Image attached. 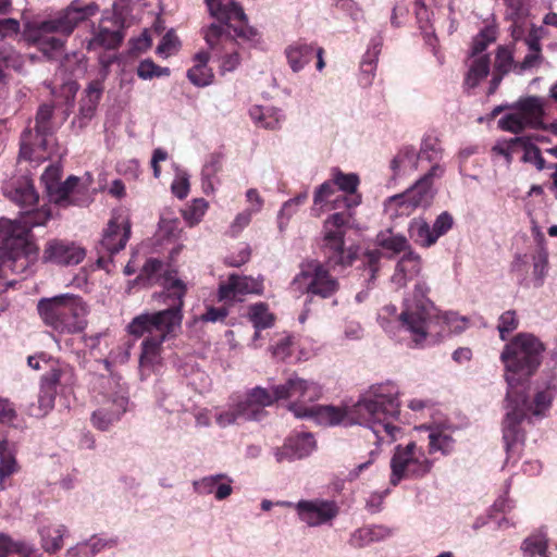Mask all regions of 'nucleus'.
Returning <instances> with one entry per match:
<instances>
[{"label":"nucleus","instance_id":"nucleus-1","mask_svg":"<svg viewBox=\"0 0 557 557\" xmlns=\"http://www.w3.org/2000/svg\"><path fill=\"white\" fill-rule=\"evenodd\" d=\"M362 246H323L325 262L317 259L304 260L299 272L292 281V286L310 297L327 299L339 289V282L330 272H341L360 260Z\"/></svg>","mask_w":557,"mask_h":557},{"label":"nucleus","instance_id":"nucleus-2","mask_svg":"<svg viewBox=\"0 0 557 557\" xmlns=\"http://www.w3.org/2000/svg\"><path fill=\"white\" fill-rule=\"evenodd\" d=\"M398 388L393 383L373 387L355 406L360 423L368 425L374 443L391 444L397 440L401 429L394 424L400 416Z\"/></svg>","mask_w":557,"mask_h":557},{"label":"nucleus","instance_id":"nucleus-3","mask_svg":"<svg viewBox=\"0 0 557 557\" xmlns=\"http://www.w3.org/2000/svg\"><path fill=\"white\" fill-rule=\"evenodd\" d=\"M98 11L99 7L95 2L85 3L82 0H74L54 16L27 23L24 36L45 54L52 57L61 52L64 37H69L79 23L96 15Z\"/></svg>","mask_w":557,"mask_h":557},{"label":"nucleus","instance_id":"nucleus-4","mask_svg":"<svg viewBox=\"0 0 557 557\" xmlns=\"http://www.w3.org/2000/svg\"><path fill=\"white\" fill-rule=\"evenodd\" d=\"M182 320L181 305L156 312H145L132 319L127 325L128 334L134 338H144L139 356L141 367L151 368L160 362L163 343L175 335Z\"/></svg>","mask_w":557,"mask_h":557},{"label":"nucleus","instance_id":"nucleus-5","mask_svg":"<svg viewBox=\"0 0 557 557\" xmlns=\"http://www.w3.org/2000/svg\"><path fill=\"white\" fill-rule=\"evenodd\" d=\"M274 393L278 400L296 399L295 403L288 406V409L296 418H314L319 422L335 425L341 423L345 417V412L342 409L333 406L306 405L318 400L322 396L321 386L313 381L294 376L288 379L284 384L274 386Z\"/></svg>","mask_w":557,"mask_h":557},{"label":"nucleus","instance_id":"nucleus-6","mask_svg":"<svg viewBox=\"0 0 557 557\" xmlns=\"http://www.w3.org/2000/svg\"><path fill=\"white\" fill-rule=\"evenodd\" d=\"M208 11L219 23L205 29V40L211 47L233 45V38L256 41L258 32L247 25L246 15L233 0H206Z\"/></svg>","mask_w":557,"mask_h":557},{"label":"nucleus","instance_id":"nucleus-7","mask_svg":"<svg viewBox=\"0 0 557 557\" xmlns=\"http://www.w3.org/2000/svg\"><path fill=\"white\" fill-rule=\"evenodd\" d=\"M544 344L530 333H519L507 343L500 354L506 381L513 388L532 376L542 363Z\"/></svg>","mask_w":557,"mask_h":557},{"label":"nucleus","instance_id":"nucleus-8","mask_svg":"<svg viewBox=\"0 0 557 557\" xmlns=\"http://www.w3.org/2000/svg\"><path fill=\"white\" fill-rule=\"evenodd\" d=\"M37 312L46 326L59 333H79L87 325L88 309L77 295L61 294L41 298L37 302Z\"/></svg>","mask_w":557,"mask_h":557},{"label":"nucleus","instance_id":"nucleus-9","mask_svg":"<svg viewBox=\"0 0 557 557\" xmlns=\"http://www.w3.org/2000/svg\"><path fill=\"white\" fill-rule=\"evenodd\" d=\"M406 321L411 324V335L416 345H423L429 338L432 342L438 341L447 334H459L468 326V319L456 312L436 313L428 315V311L419 305L412 307L405 313Z\"/></svg>","mask_w":557,"mask_h":557},{"label":"nucleus","instance_id":"nucleus-10","mask_svg":"<svg viewBox=\"0 0 557 557\" xmlns=\"http://www.w3.org/2000/svg\"><path fill=\"white\" fill-rule=\"evenodd\" d=\"M556 386L557 383H553L546 389L537 392L532 405L528 404L524 396H521V401L516 400L515 405L508 409L503 422V440L507 451V460L513 457L519 442L523 438L520 424L527 417V411H532L534 416L544 414L556 395Z\"/></svg>","mask_w":557,"mask_h":557},{"label":"nucleus","instance_id":"nucleus-11","mask_svg":"<svg viewBox=\"0 0 557 557\" xmlns=\"http://www.w3.org/2000/svg\"><path fill=\"white\" fill-rule=\"evenodd\" d=\"M408 246H381L382 249H372L361 251V264L368 267L372 276L379 271L377 262L382 257L394 258L403 253L396 264L395 273L392 276L393 284L397 288H403L409 280H412L421 271V258L411 250H406Z\"/></svg>","mask_w":557,"mask_h":557},{"label":"nucleus","instance_id":"nucleus-12","mask_svg":"<svg viewBox=\"0 0 557 557\" xmlns=\"http://www.w3.org/2000/svg\"><path fill=\"white\" fill-rule=\"evenodd\" d=\"M134 282L143 287L162 286L166 298L173 301L171 306L181 305V310L183 309L187 286L177 277L175 269L164 268L162 260L148 258Z\"/></svg>","mask_w":557,"mask_h":557},{"label":"nucleus","instance_id":"nucleus-13","mask_svg":"<svg viewBox=\"0 0 557 557\" xmlns=\"http://www.w3.org/2000/svg\"><path fill=\"white\" fill-rule=\"evenodd\" d=\"M544 103V99L536 96H529L519 99L512 106V111L499 119V127L511 133H520L527 127H542L557 135L556 123H552L547 126H544L542 123Z\"/></svg>","mask_w":557,"mask_h":557},{"label":"nucleus","instance_id":"nucleus-14","mask_svg":"<svg viewBox=\"0 0 557 557\" xmlns=\"http://www.w3.org/2000/svg\"><path fill=\"white\" fill-rule=\"evenodd\" d=\"M432 467L433 462L425 457L422 447L414 442L406 446L397 445L391 459L389 482L396 486L401 480L423 478Z\"/></svg>","mask_w":557,"mask_h":557},{"label":"nucleus","instance_id":"nucleus-15","mask_svg":"<svg viewBox=\"0 0 557 557\" xmlns=\"http://www.w3.org/2000/svg\"><path fill=\"white\" fill-rule=\"evenodd\" d=\"M53 108L49 104H42L36 115L35 131H25L21 137L20 156L27 160L40 161L46 159L41 152L46 151L52 140L50 138L52 126L50 123Z\"/></svg>","mask_w":557,"mask_h":557},{"label":"nucleus","instance_id":"nucleus-16","mask_svg":"<svg viewBox=\"0 0 557 557\" xmlns=\"http://www.w3.org/2000/svg\"><path fill=\"white\" fill-rule=\"evenodd\" d=\"M440 151L432 143H423L420 151L411 146H405L397 151L391 161L392 176L389 184L412 175L419 166L420 161H434L438 158Z\"/></svg>","mask_w":557,"mask_h":557},{"label":"nucleus","instance_id":"nucleus-17","mask_svg":"<svg viewBox=\"0 0 557 557\" xmlns=\"http://www.w3.org/2000/svg\"><path fill=\"white\" fill-rule=\"evenodd\" d=\"M532 267L533 286L539 288L543 286L548 271V252L544 246H537L523 256L518 255L511 267V271L517 275L520 284L527 278L529 269Z\"/></svg>","mask_w":557,"mask_h":557},{"label":"nucleus","instance_id":"nucleus-18","mask_svg":"<svg viewBox=\"0 0 557 557\" xmlns=\"http://www.w3.org/2000/svg\"><path fill=\"white\" fill-rule=\"evenodd\" d=\"M61 166L58 164L49 165L41 175V183L45 186L47 196L51 202L60 206H66L72 202V195L78 185V177L69 176L63 183L60 182Z\"/></svg>","mask_w":557,"mask_h":557},{"label":"nucleus","instance_id":"nucleus-19","mask_svg":"<svg viewBox=\"0 0 557 557\" xmlns=\"http://www.w3.org/2000/svg\"><path fill=\"white\" fill-rule=\"evenodd\" d=\"M51 216L48 209L37 210L33 216H25L23 221L0 219V243L10 244L11 240H22L28 244L26 235L30 226L45 224Z\"/></svg>","mask_w":557,"mask_h":557},{"label":"nucleus","instance_id":"nucleus-20","mask_svg":"<svg viewBox=\"0 0 557 557\" xmlns=\"http://www.w3.org/2000/svg\"><path fill=\"white\" fill-rule=\"evenodd\" d=\"M128 398L122 393L103 395L100 407L94 411L91 422L100 431H107L127 410Z\"/></svg>","mask_w":557,"mask_h":557},{"label":"nucleus","instance_id":"nucleus-21","mask_svg":"<svg viewBox=\"0 0 557 557\" xmlns=\"http://www.w3.org/2000/svg\"><path fill=\"white\" fill-rule=\"evenodd\" d=\"M298 517L310 527L324 524L334 519L338 508L334 502L314 499L300 500L295 505Z\"/></svg>","mask_w":557,"mask_h":557},{"label":"nucleus","instance_id":"nucleus-22","mask_svg":"<svg viewBox=\"0 0 557 557\" xmlns=\"http://www.w3.org/2000/svg\"><path fill=\"white\" fill-rule=\"evenodd\" d=\"M3 193L5 197L26 210V216L34 218V213L36 211H30V208L37 203L38 194L29 178L22 177L15 182L7 184L3 187Z\"/></svg>","mask_w":557,"mask_h":557},{"label":"nucleus","instance_id":"nucleus-23","mask_svg":"<svg viewBox=\"0 0 557 557\" xmlns=\"http://www.w3.org/2000/svg\"><path fill=\"white\" fill-rule=\"evenodd\" d=\"M444 174V168L440 164H434L431 170L416 182L406 194L412 201L414 208L428 207L434 198V190L432 183L435 177H441Z\"/></svg>","mask_w":557,"mask_h":557},{"label":"nucleus","instance_id":"nucleus-24","mask_svg":"<svg viewBox=\"0 0 557 557\" xmlns=\"http://www.w3.org/2000/svg\"><path fill=\"white\" fill-rule=\"evenodd\" d=\"M543 32L544 30L542 27L531 26L527 36L523 34L520 38H523V41L528 47V53L523 60L516 65L518 74H523L527 71L537 69L542 64L543 57L541 53L540 40L542 38Z\"/></svg>","mask_w":557,"mask_h":557},{"label":"nucleus","instance_id":"nucleus-25","mask_svg":"<svg viewBox=\"0 0 557 557\" xmlns=\"http://www.w3.org/2000/svg\"><path fill=\"white\" fill-rule=\"evenodd\" d=\"M121 27L116 22L102 20L97 29L94 30L92 37L88 40L87 48L89 50L115 49L122 41Z\"/></svg>","mask_w":557,"mask_h":557},{"label":"nucleus","instance_id":"nucleus-26","mask_svg":"<svg viewBox=\"0 0 557 557\" xmlns=\"http://www.w3.org/2000/svg\"><path fill=\"white\" fill-rule=\"evenodd\" d=\"M313 42L297 39L288 44L284 49V55L293 73L301 72L312 60L314 54Z\"/></svg>","mask_w":557,"mask_h":557},{"label":"nucleus","instance_id":"nucleus-27","mask_svg":"<svg viewBox=\"0 0 557 557\" xmlns=\"http://www.w3.org/2000/svg\"><path fill=\"white\" fill-rule=\"evenodd\" d=\"M86 251L82 246H48L42 259L55 265H76L84 260Z\"/></svg>","mask_w":557,"mask_h":557},{"label":"nucleus","instance_id":"nucleus-28","mask_svg":"<svg viewBox=\"0 0 557 557\" xmlns=\"http://www.w3.org/2000/svg\"><path fill=\"white\" fill-rule=\"evenodd\" d=\"M248 114L256 126L270 131L281 128L285 120L283 110L273 106L252 104Z\"/></svg>","mask_w":557,"mask_h":557},{"label":"nucleus","instance_id":"nucleus-29","mask_svg":"<svg viewBox=\"0 0 557 557\" xmlns=\"http://www.w3.org/2000/svg\"><path fill=\"white\" fill-rule=\"evenodd\" d=\"M210 54L207 51L197 52L193 59V65L187 70L188 81L196 87L210 86L214 81L213 70L209 66Z\"/></svg>","mask_w":557,"mask_h":557},{"label":"nucleus","instance_id":"nucleus-30","mask_svg":"<svg viewBox=\"0 0 557 557\" xmlns=\"http://www.w3.org/2000/svg\"><path fill=\"white\" fill-rule=\"evenodd\" d=\"M429 293L430 287L426 282L424 280H418L413 287L412 297L405 299V307L399 315V321L401 325L410 333L412 323L409 320L406 321L405 319V313L409 309H412V307L416 306L419 307V305H421V307L428 311V315H431L435 311L433 302L428 298Z\"/></svg>","mask_w":557,"mask_h":557},{"label":"nucleus","instance_id":"nucleus-31","mask_svg":"<svg viewBox=\"0 0 557 557\" xmlns=\"http://www.w3.org/2000/svg\"><path fill=\"white\" fill-rule=\"evenodd\" d=\"M332 180L335 186L346 194L345 196L341 195L343 205L346 208L350 209L360 205L361 196L357 194L360 180L356 173H343L336 170L333 173Z\"/></svg>","mask_w":557,"mask_h":557},{"label":"nucleus","instance_id":"nucleus-32","mask_svg":"<svg viewBox=\"0 0 557 557\" xmlns=\"http://www.w3.org/2000/svg\"><path fill=\"white\" fill-rule=\"evenodd\" d=\"M38 533L41 548L46 553L54 554L62 549L67 529L64 524L48 522L39 527Z\"/></svg>","mask_w":557,"mask_h":557},{"label":"nucleus","instance_id":"nucleus-33","mask_svg":"<svg viewBox=\"0 0 557 557\" xmlns=\"http://www.w3.org/2000/svg\"><path fill=\"white\" fill-rule=\"evenodd\" d=\"M315 446L314 437L311 433H299L295 436L287 438L283 451L277 454V460H282V455L285 454L290 459H300L308 456Z\"/></svg>","mask_w":557,"mask_h":557},{"label":"nucleus","instance_id":"nucleus-34","mask_svg":"<svg viewBox=\"0 0 557 557\" xmlns=\"http://www.w3.org/2000/svg\"><path fill=\"white\" fill-rule=\"evenodd\" d=\"M517 63L513 61V52L509 46H499L495 57L494 74L491 81L490 94L494 92L504 75L510 71L517 72Z\"/></svg>","mask_w":557,"mask_h":557},{"label":"nucleus","instance_id":"nucleus-35","mask_svg":"<svg viewBox=\"0 0 557 557\" xmlns=\"http://www.w3.org/2000/svg\"><path fill=\"white\" fill-rule=\"evenodd\" d=\"M381 51V41L379 39L371 40V44L364 53L362 61L360 63V72H359V84L362 87H369L372 85L375 71H376V62L377 57Z\"/></svg>","mask_w":557,"mask_h":557},{"label":"nucleus","instance_id":"nucleus-36","mask_svg":"<svg viewBox=\"0 0 557 557\" xmlns=\"http://www.w3.org/2000/svg\"><path fill=\"white\" fill-rule=\"evenodd\" d=\"M33 246H0V270L10 269L15 271L17 267L25 268L27 253ZM35 248L37 246H34Z\"/></svg>","mask_w":557,"mask_h":557},{"label":"nucleus","instance_id":"nucleus-37","mask_svg":"<svg viewBox=\"0 0 557 557\" xmlns=\"http://www.w3.org/2000/svg\"><path fill=\"white\" fill-rule=\"evenodd\" d=\"M131 238V222L126 216H113L103 232L107 244H126Z\"/></svg>","mask_w":557,"mask_h":557},{"label":"nucleus","instance_id":"nucleus-38","mask_svg":"<svg viewBox=\"0 0 557 557\" xmlns=\"http://www.w3.org/2000/svg\"><path fill=\"white\" fill-rule=\"evenodd\" d=\"M102 92V79H96L88 84L79 107V115L82 119L89 121L95 115Z\"/></svg>","mask_w":557,"mask_h":557},{"label":"nucleus","instance_id":"nucleus-39","mask_svg":"<svg viewBox=\"0 0 557 557\" xmlns=\"http://www.w3.org/2000/svg\"><path fill=\"white\" fill-rule=\"evenodd\" d=\"M488 55H470L468 62V72L465 84L468 88H475L490 73Z\"/></svg>","mask_w":557,"mask_h":557},{"label":"nucleus","instance_id":"nucleus-40","mask_svg":"<svg viewBox=\"0 0 557 557\" xmlns=\"http://www.w3.org/2000/svg\"><path fill=\"white\" fill-rule=\"evenodd\" d=\"M222 166V156L219 153H210L201 169V185L206 195L214 193V178Z\"/></svg>","mask_w":557,"mask_h":557},{"label":"nucleus","instance_id":"nucleus-41","mask_svg":"<svg viewBox=\"0 0 557 557\" xmlns=\"http://www.w3.org/2000/svg\"><path fill=\"white\" fill-rule=\"evenodd\" d=\"M347 216L344 213L337 212L332 214L324 222V239L333 244H343Z\"/></svg>","mask_w":557,"mask_h":557},{"label":"nucleus","instance_id":"nucleus-42","mask_svg":"<svg viewBox=\"0 0 557 557\" xmlns=\"http://www.w3.org/2000/svg\"><path fill=\"white\" fill-rule=\"evenodd\" d=\"M507 14L512 20L511 36L515 40H520L524 30L520 20L527 14L528 0H505Z\"/></svg>","mask_w":557,"mask_h":557},{"label":"nucleus","instance_id":"nucleus-43","mask_svg":"<svg viewBox=\"0 0 557 557\" xmlns=\"http://www.w3.org/2000/svg\"><path fill=\"white\" fill-rule=\"evenodd\" d=\"M414 209L416 208L406 191L394 195L387 198L384 202L385 213L391 219L409 215Z\"/></svg>","mask_w":557,"mask_h":557},{"label":"nucleus","instance_id":"nucleus-44","mask_svg":"<svg viewBox=\"0 0 557 557\" xmlns=\"http://www.w3.org/2000/svg\"><path fill=\"white\" fill-rule=\"evenodd\" d=\"M455 440L444 430H433L429 434V454L442 453L448 455L454 450Z\"/></svg>","mask_w":557,"mask_h":557},{"label":"nucleus","instance_id":"nucleus-45","mask_svg":"<svg viewBox=\"0 0 557 557\" xmlns=\"http://www.w3.org/2000/svg\"><path fill=\"white\" fill-rule=\"evenodd\" d=\"M409 239L416 244H434L432 228L423 218H414L408 225Z\"/></svg>","mask_w":557,"mask_h":557},{"label":"nucleus","instance_id":"nucleus-46","mask_svg":"<svg viewBox=\"0 0 557 557\" xmlns=\"http://www.w3.org/2000/svg\"><path fill=\"white\" fill-rule=\"evenodd\" d=\"M521 549L525 556L541 557L548 556V541L543 533H535L528 536L521 544Z\"/></svg>","mask_w":557,"mask_h":557},{"label":"nucleus","instance_id":"nucleus-47","mask_svg":"<svg viewBox=\"0 0 557 557\" xmlns=\"http://www.w3.org/2000/svg\"><path fill=\"white\" fill-rule=\"evenodd\" d=\"M58 391L40 385L37 407H29V414L36 418L45 417L54 406Z\"/></svg>","mask_w":557,"mask_h":557},{"label":"nucleus","instance_id":"nucleus-48","mask_svg":"<svg viewBox=\"0 0 557 557\" xmlns=\"http://www.w3.org/2000/svg\"><path fill=\"white\" fill-rule=\"evenodd\" d=\"M307 194L298 195L292 199L285 201L278 213H277V226L281 232H283L287 225L289 220L296 214L298 208L306 201Z\"/></svg>","mask_w":557,"mask_h":557},{"label":"nucleus","instance_id":"nucleus-49","mask_svg":"<svg viewBox=\"0 0 557 557\" xmlns=\"http://www.w3.org/2000/svg\"><path fill=\"white\" fill-rule=\"evenodd\" d=\"M249 319L257 331L271 327L274 323V315L269 311L268 305L264 302L250 306Z\"/></svg>","mask_w":557,"mask_h":557},{"label":"nucleus","instance_id":"nucleus-50","mask_svg":"<svg viewBox=\"0 0 557 557\" xmlns=\"http://www.w3.org/2000/svg\"><path fill=\"white\" fill-rule=\"evenodd\" d=\"M335 184L332 181H326L322 183L314 191L313 201L314 205H324L329 202H333V208H341V203H343L341 199V195L335 196L336 188Z\"/></svg>","mask_w":557,"mask_h":557},{"label":"nucleus","instance_id":"nucleus-51","mask_svg":"<svg viewBox=\"0 0 557 557\" xmlns=\"http://www.w3.org/2000/svg\"><path fill=\"white\" fill-rule=\"evenodd\" d=\"M496 38H497L496 28L493 26L485 27L474 37L470 55H472V57L486 55L484 53L485 49L491 44H493L496 40Z\"/></svg>","mask_w":557,"mask_h":557},{"label":"nucleus","instance_id":"nucleus-52","mask_svg":"<svg viewBox=\"0 0 557 557\" xmlns=\"http://www.w3.org/2000/svg\"><path fill=\"white\" fill-rule=\"evenodd\" d=\"M17 470L18 466L16 459L10 451L9 446L0 450V487L2 490L7 486V479L17 472Z\"/></svg>","mask_w":557,"mask_h":557},{"label":"nucleus","instance_id":"nucleus-53","mask_svg":"<svg viewBox=\"0 0 557 557\" xmlns=\"http://www.w3.org/2000/svg\"><path fill=\"white\" fill-rule=\"evenodd\" d=\"M159 236L165 240H175L181 233V222L177 218L170 216L166 213L161 215L159 222Z\"/></svg>","mask_w":557,"mask_h":557},{"label":"nucleus","instance_id":"nucleus-54","mask_svg":"<svg viewBox=\"0 0 557 557\" xmlns=\"http://www.w3.org/2000/svg\"><path fill=\"white\" fill-rule=\"evenodd\" d=\"M209 202L203 198L194 199L183 211V216L189 225L198 224L205 216Z\"/></svg>","mask_w":557,"mask_h":557},{"label":"nucleus","instance_id":"nucleus-55","mask_svg":"<svg viewBox=\"0 0 557 557\" xmlns=\"http://www.w3.org/2000/svg\"><path fill=\"white\" fill-rule=\"evenodd\" d=\"M519 326V319L515 310L505 311L498 319L497 330L502 341H506L507 336L516 331Z\"/></svg>","mask_w":557,"mask_h":557},{"label":"nucleus","instance_id":"nucleus-56","mask_svg":"<svg viewBox=\"0 0 557 557\" xmlns=\"http://www.w3.org/2000/svg\"><path fill=\"white\" fill-rule=\"evenodd\" d=\"M137 75L145 81L152 79L153 77L169 76L170 69L161 67L153 61L147 59L139 63L137 67Z\"/></svg>","mask_w":557,"mask_h":557},{"label":"nucleus","instance_id":"nucleus-57","mask_svg":"<svg viewBox=\"0 0 557 557\" xmlns=\"http://www.w3.org/2000/svg\"><path fill=\"white\" fill-rule=\"evenodd\" d=\"M171 190L178 199H184L190 190L189 174L181 169L175 171L174 180L171 184Z\"/></svg>","mask_w":557,"mask_h":557},{"label":"nucleus","instance_id":"nucleus-58","mask_svg":"<svg viewBox=\"0 0 557 557\" xmlns=\"http://www.w3.org/2000/svg\"><path fill=\"white\" fill-rule=\"evenodd\" d=\"M246 396L249 397L250 401L257 404L259 406L258 408L263 409L278 400V398H276V394L274 393V387L272 388V392H269L263 387L257 386L250 389Z\"/></svg>","mask_w":557,"mask_h":557},{"label":"nucleus","instance_id":"nucleus-59","mask_svg":"<svg viewBox=\"0 0 557 557\" xmlns=\"http://www.w3.org/2000/svg\"><path fill=\"white\" fill-rule=\"evenodd\" d=\"M239 298L236 287V274H231L226 282H221L218 288V299L220 301H233Z\"/></svg>","mask_w":557,"mask_h":557},{"label":"nucleus","instance_id":"nucleus-60","mask_svg":"<svg viewBox=\"0 0 557 557\" xmlns=\"http://www.w3.org/2000/svg\"><path fill=\"white\" fill-rule=\"evenodd\" d=\"M180 48L177 36L171 30L168 32L157 48V53L163 58L174 54Z\"/></svg>","mask_w":557,"mask_h":557},{"label":"nucleus","instance_id":"nucleus-61","mask_svg":"<svg viewBox=\"0 0 557 557\" xmlns=\"http://www.w3.org/2000/svg\"><path fill=\"white\" fill-rule=\"evenodd\" d=\"M243 420H260L265 411L263 408L250 401L249 397L246 396L245 400L237 404Z\"/></svg>","mask_w":557,"mask_h":557},{"label":"nucleus","instance_id":"nucleus-62","mask_svg":"<svg viewBox=\"0 0 557 557\" xmlns=\"http://www.w3.org/2000/svg\"><path fill=\"white\" fill-rule=\"evenodd\" d=\"M224 479H227L225 474L205 476L200 481L195 482L194 487L200 494H214L219 482Z\"/></svg>","mask_w":557,"mask_h":557},{"label":"nucleus","instance_id":"nucleus-63","mask_svg":"<svg viewBox=\"0 0 557 557\" xmlns=\"http://www.w3.org/2000/svg\"><path fill=\"white\" fill-rule=\"evenodd\" d=\"M454 220L448 212H442L435 220L432 228L434 243L444 234H446L453 226Z\"/></svg>","mask_w":557,"mask_h":557},{"label":"nucleus","instance_id":"nucleus-64","mask_svg":"<svg viewBox=\"0 0 557 557\" xmlns=\"http://www.w3.org/2000/svg\"><path fill=\"white\" fill-rule=\"evenodd\" d=\"M17 418L15 405L9 399L0 396V424L9 425Z\"/></svg>","mask_w":557,"mask_h":557}]
</instances>
